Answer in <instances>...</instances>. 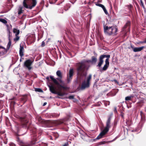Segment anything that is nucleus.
<instances>
[{"label":"nucleus","instance_id":"24","mask_svg":"<svg viewBox=\"0 0 146 146\" xmlns=\"http://www.w3.org/2000/svg\"><path fill=\"white\" fill-rule=\"evenodd\" d=\"M132 97V96H127L125 98V100L126 101L131 100V98Z\"/></svg>","mask_w":146,"mask_h":146},{"label":"nucleus","instance_id":"8","mask_svg":"<svg viewBox=\"0 0 146 146\" xmlns=\"http://www.w3.org/2000/svg\"><path fill=\"white\" fill-rule=\"evenodd\" d=\"M74 72L73 69L71 68L70 69L68 74H67V81L68 83H70L72 80Z\"/></svg>","mask_w":146,"mask_h":146},{"label":"nucleus","instance_id":"1","mask_svg":"<svg viewBox=\"0 0 146 146\" xmlns=\"http://www.w3.org/2000/svg\"><path fill=\"white\" fill-rule=\"evenodd\" d=\"M87 64L86 62L83 61L77 64L78 77L80 78V81L84 79L82 83L81 88L82 89H84L89 86L90 81L92 78V75L91 74L87 77H86L87 73L85 71L87 69Z\"/></svg>","mask_w":146,"mask_h":146},{"label":"nucleus","instance_id":"34","mask_svg":"<svg viewBox=\"0 0 146 146\" xmlns=\"http://www.w3.org/2000/svg\"><path fill=\"white\" fill-rule=\"evenodd\" d=\"M142 6L143 7V8L144 9L145 11L146 12V9H145V8L144 5H142Z\"/></svg>","mask_w":146,"mask_h":146},{"label":"nucleus","instance_id":"6","mask_svg":"<svg viewBox=\"0 0 146 146\" xmlns=\"http://www.w3.org/2000/svg\"><path fill=\"white\" fill-rule=\"evenodd\" d=\"M48 86L50 92L52 93L57 94L59 96H62L63 95V94L61 92L57 91L56 88L52 84L48 85Z\"/></svg>","mask_w":146,"mask_h":146},{"label":"nucleus","instance_id":"9","mask_svg":"<svg viewBox=\"0 0 146 146\" xmlns=\"http://www.w3.org/2000/svg\"><path fill=\"white\" fill-rule=\"evenodd\" d=\"M56 74L58 77L59 78H57V79L59 81V82L63 86L64 84V83L61 80V78H62V74L60 70H58L56 72Z\"/></svg>","mask_w":146,"mask_h":146},{"label":"nucleus","instance_id":"41","mask_svg":"<svg viewBox=\"0 0 146 146\" xmlns=\"http://www.w3.org/2000/svg\"><path fill=\"white\" fill-rule=\"evenodd\" d=\"M63 13V12H61V13Z\"/></svg>","mask_w":146,"mask_h":146},{"label":"nucleus","instance_id":"28","mask_svg":"<svg viewBox=\"0 0 146 146\" xmlns=\"http://www.w3.org/2000/svg\"><path fill=\"white\" fill-rule=\"evenodd\" d=\"M15 36L16 37L15 38H14V40L15 41H17L19 40V37L18 36V35H17Z\"/></svg>","mask_w":146,"mask_h":146},{"label":"nucleus","instance_id":"2","mask_svg":"<svg viewBox=\"0 0 146 146\" xmlns=\"http://www.w3.org/2000/svg\"><path fill=\"white\" fill-rule=\"evenodd\" d=\"M36 0H24L23 4L24 8L31 9L36 5Z\"/></svg>","mask_w":146,"mask_h":146},{"label":"nucleus","instance_id":"40","mask_svg":"<svg viewBox=\"0 0 146 146\" xmlns=\"http://www.w3.org/2000/svg\"><path fill=\"white\" fill-rule=\"evenodd\" d=\"M107 103L108 105H109L110 104V102H107Z\"/></svg>","mask_w":146,"mask_h":146},{"label":"nucleus","instance_id":"35","mask_svg":"<svg viewBox=\"0 0 146 146\" xmlns=\"http://www.w3.org/2000/svg\"><path fill=\"white\" fill-rule=\"evenodd\" d=\"M76 0H71L72 3H74Z\"/></svg>","mask_w":146,"mask_h":146},{"label":"nucleus","instance_id":"19","mask_svg":"<svg viewBox=\"0 0 146 146\" xmlns=\"http://www.w3.org/2000/svg\"><path fill=\"white\" fill-rule=\"evenodd\" d=\"M23 8V7L21 6L19 7V8L18 9V14L19 15H20L23 13L22 11Z\"/></svg>","mask_w":146,"mask_h":146},{"label":"nucleus","instance_id":"21","mask_svg":"<svg viewBox=\"0 0 146 146\" xmlns=\"http://www.w3.org/2000/svg\"><path fill=\"white\" fill-rule=\"evenodd\" d=\"M92 60H90L89 61H87V62H94L96 63L97 61V59L96 57H94V56H93L92 57Z\"/></svg>","mask_w":146,"mask_h":146},{"label":"nucleus","instance_id":"42","mask_svg":"<svg viewBox=\"0 0 146 146\" xmlns=\"http://www.w3.org/2000/svg\"><path fill=\"white\" fill-rule=\"evenodd\" d=\"M61 123H58V124H61Z\"/></svg>","mask_w":146,"mask_h":146},{"label":"nucleus","instance_id":"17","mask_svg":"<svg viewBox=\"0 0 146 146\" xmlns=\"http://www.w3.org/2000/svg\"><path fill=\"white\" fill-rule=\"evenodd\" d=\"M24 49L23 46L20 45V48L19 50V55L21 57L24 55Z\"/></svg>","mask_w":146,"mask_h":146},{"label":"nucleus","instance_id":"22","mask_svg":"<svg viewBox=\"0 0 146 146\" xmlns=\"http://www.w3.org/2000/svg\"><path fill=\"white\" fill-rule=\"evenodd\" d=\"M101 56L102 58L103 59H104L105 58H107L106 59H108V61H109V58L110 57V55H103L100 56Z\"/></svg>","mask_w":146,"mask_h":146},{"label":"nucleus","instance_id":"14","mask_svg":"<svg viewBox=\"0 0 146 146\" xmlns=\"http://www.w3.org/2000/svg\"><path fill=\"white\" fill-rule=\"evenodd\" d=\"M105 62V64L102 69V70L103 71L106 70L108 68L109 64V61H108V59L106 60Z\"/></svg>","mask_w":146,"mask_h":146},{"label":"nucleus","instance_id":"30","mask_svg":"<svg viewBox=\"0 0 146 146\" xmlns=\"http://www.w3.org/2000/svg\"><path fill=\"white\" fill-rule=\"evenodd\" d=\"M44 45H45V42L44 41L42 42V44H41L42 46L43 47V46H44Z\"/></svg>","mask_w":146,"mask_h":146},{"label":"nucleus","instance_id":"33","mask_svg":"<svg viewBox=\"0 0 146 146\" xmlns=\"http://www.w3.org/2000/svg\"><path fill=\"white\" fill-rule=\"evenodd\" d=\"M68 143H66L64 144V145L63 146H68Z\"/></svg>","mask_w":146,"mask_h":146},{"label":"nucleus","instance_id":"32","mask_svg":"<svg viewBox=\"0 0 146 146\" xmlns=\"http://www.w3.org/2000/svg\"><path fill=\"white\" fill-rule=\"evenodd\" d=\"M128 8L130 9L131 8L132 6L131 5H128Z\"/></svg>","mask_w":146,"mask_h":146},{"label":"nucleus","instance_id":"29","mask_svg":"<svg viewBox=\"0 0 146 146\" xmlns=\"http://www.w3.org/2000/svg\"><path fill=\"white\" fill-rule=\"evenodd\" d=\"M68 98L70 99H73L74 98V96L72 95L68 97Z\"/></svg>","mask_w":146,"mask_h":146},{"label":"nucleus","instance_id":"11","mask_svg":"<svg viewBox=\"0 0 146 146\" xmlns=\"http://www.w3.org/2000/svg\"><path fill=\"white\" fill-rule=\"evenodd\" d=\"M21 125L23 127L26 126V125L28 122V121L26 118H21Z\"/></svg>","mask_w":146,"mask_h":146},{"label":"nucleus","instance_id":"37","mask_svg":"<svg viewBox=\"0 0 146 146\" xmlns=\"http://www.w3.org/2000/svg\"><path fill=\"white\" fill-rule=\"evenodd\" d=\"M47 103L46 102H44V103L43 106H45L46 104Z\"/></svg>","mask_w":146,"mask_h":146},{"label":"nucleus","instance_id":"36","mask_svg":"<svg viewBox=\"0 0 146 146\" xmlns=\"http://www.w3.org/2000/svg\"><path fill=\"white\" fill-rule=\"evenodd\" d=\"M46 78L48 80H49V77L48 76Z\"/></svg>","mask_w":146,"mask_h":146},{"label":"nucleus","instance_id":"10","mask_svg":"<svg viewBox=\"0 0 146 146\" xmlns=\"http://www.w3.org/2000/svg\"><path fill=\"white\" fill-rule=\"evenodd\" d=\"M0 50L1 51L0 52V56L5 54L8 50L7 49L1 46H0Z\"/></svg>","mask_w":146,"mask_h":146},{"label":"nucleus","instance_id":"15","mask_svg":"<svg viewBox=\"0 0 146 146\" xmlns=\"http://www.w3.org/2000/svg\"><path fill=\"white\" fill-rule=\"evenodd\" d=\"M131 47L133 49V50L134 52H139L143 50V48H144V46H141L139 47H135L134 48L132 46H131Z\"/></svg>","mask_w":146,"mask_h":146},{"label":"nucleus","instance_id":"31","mask_svg":"<svg viewBox=\"0 0 146 146\" xmlns=\"http://www.w3.org/2000/svg\"><path fill=\"white\" fill-rule=\"evenodd\" d=\"M140 5L141 6L144 5L143 1L141 0L140 1Z\"/></svg>","mask_w":146,"mask_h":146},{"label":"nucleus","instance_id":"38","mask_svg":"<svg viewBox=\"0 0 146 146\" xmlns=\"http://www.w3.org/2000/svg\"><path fill=\"white\" fill-rule=\"evenodd\" d=\"M115 138L114 139H113V140H112V141H109V142H112V141H115Z\"/></svg>","mask_w":146,"mask_h":146},{"label":"nucleus","instance_id":"5","mask_svg":"<svg viewBox=\"0 0 146 146\" xmlns=\"http://www.w3.org/2000/svg\"><path fill=\"white\" fill-rule=\"evenodd\" d=\"M50 78L53 81V82L57 86L58 88L60 90H61L62 88L64 90L66 89L67 88L66 87L60 84L59 82L57 81V79L54 78L53 76H50Z\"/></svg>","mask_w":146,"mask_h":146},{"label":"nucleus","instance_id":"16","mask_svg":"<svg viewBox=\"0 0 146 146\" xmlns=\"http://www.w3.org/2000/svg\"><path fill=\"white\" fill-rule=\"evenodd\" d=\"M96 5L97 6H99L102 8L105 13L106 15L108 14V12L104 5L100 3H97L96 4Z\"/></svg>","mask_w":146,"mask_h":146},{"label":"nucleus","instance_id":"12","mask_svg":"<svg viewBox=\"0 0 146 146\" xmlns=\"http://www.w3.org/2000/svg\"><path fill=\"white\" fill-rule=\"evenodd\" d=\"M36 143L35 139L29 143H27L23 144L21 146H32Z\"/></svg>","mask_w":146,"mask_h":146},{"label":"nucleus","instance_id":"26","mask_svg":"<svg viewBox=\"0 0 146 146\" xmlns=\"http://www.w3.org/2000/svg\"><path fill=\"white\" fill-rule=\"evenodd\" d=\"M130 25V22H127L126 25L124 26V28H126L127 26H129Z\"/></svg>","mask_w":146,"mask_h":146},{"label":"nucleus","instance_id":"43","mask_svg":"<svg viewBox=\"0 0 146 146\" xmlns=\"http://www.w3.org/2000/svg\"><path fill=\"white\" fill-rule=\"evenodd\" d=\"M145 58H146V56L145 57Z\"/></svg>","mask_w":146,"mask_h":146},{"label":"nucleus","instance_id":"7","mask_svg":"<svg viewBox=\"0 0 146 146\" xmlns=\"http://www.w3.org/2000/svg\"><path fill=\"white\" fill-rule=\"evenodd\" d=\"M33 61H32L30 59H28L26 60L24 63L23 67L29 70H31L32 69L31 65L33 62Z\"/></svg>","mask_w":146,"mask_h":146},{"label":"nucleus","instance_id":"3","mask_svg":"<svg viewBox=\"0 0 146 146\" xmlns=\"http://www.w3.org/2000/svg\"><path fill=\"white\" fill-rule=\"evenodd\" d=\"M104 29L105 34L109 35L115 34L117 31V28L114 26L108 27L104 26Z\"/></svg>","mask_w":146,"mask_h":146},{"label":"nucleus","instance_id":"39","mask_svg":"<svg viewBox=\"0 0 146 146\" xmlns=\"http://www.w3.org/2000/svg\"><path fill=\"white\" fill-rule=\"evenodd\" d=\"M43 144L44 145V146H47V145L45 144Z\"/></svg>","mask_w":146,"mask_h":146},{"label":"nucleus","instance_id":"20","mask_svg":"<svg viewBox=\"0 0 146 146\" xmlns=\"http://www.w3.org/2000/svg\"><path fill=\"white\" fill-rule=\"evenodd\" d=\"M13 33L15 34V36L18 35L19 33V30L16 29H14L13 30Z\"/></svg>","mask_w":146,"mask_h":146},{"label":"nucleus","instance_id":"44","mask_svg":"<svg viewBox=\"0 0 146 146\" xmlns=\"http://www.w3.org/2000/svg\"><path fill=\"white\" fill-rule=\"evenodd\" d=\"M57 0H56V1H57Z\"/></svg>","mask_w":146,"mask_h":146},{"label":"nucleus","instance_id":"23","mask_svg":"<svg viewBox=\"0 0 146 146\" xmlns=\"http://www.w3.org/2000/svg\"><path fill=\"white\" fill-rule=\"evenodd\" d=\"M11 41L9 40V42L8 43V44L7 46V50H9V49L10 47V46L11 45Z\"/></svg>","mask_w":146,"mask_h":146},{"label":"nucleus","instance_id":"25","mask_svg":"<svg viewBox=\"0 0 146 146\" xmlns=\"http://www.w3.org/2000/svg\"><path fill=\"white\" fill-rule=\"evenodd\" d=\"M0 21L2 22L4 24H6L7 23V21H6L3 19H0Z\"/></svg>","mask_w":146,"mask_h":146},{"label":"nucleus","instance_id":"27","mask_svg":"<svg viewBox=\"0 0 146 146\" xmlns=\"http://www.w3.org/2000/svg\"><path fill=\"white\" fill-rule=\"evenodd\" d=\"M35 90L36 91L38 92H42V90L40 88H36L35 89Z\"/></svg>","mask_w":146,"mask_h":146},{"label":"nucleus","instance_id":"13","mask_svg":"<svg viewBox=\"0 0 146 146\" xmlns=\"http://www.w3.org/2000/svg\"><path fill=\"white\" fill-rule=\"evenodd\" d=\"M83 135L81 136V138L85 141H88L89 140L88 139L89 137V136L85 132L82 131Z\"/></svg>","mask_w":146,"mask_h":146},{"label":"nucleus","instance_id":"4","mask_svg":"<svg viewBox=\"0 0 146 146\" xmlns=\"http://www.w3.org/2000/svg\"><path fill=\"white\" fill-rule=\"evenodd\" d=\"M111 120V117H109L107 121L106 127L98 136L96 138V139H99L102 138V137L108 131L109 128L110 127V124Z\"/></svg>","mask_w":146,"mask_h":146},{"label":"nucleus","instance_id":"18","mask_svg":"<svg viewBox=\"0 0 146 146\" xmlns=\"http://www.w3.org/2000/svg\"><path fill=\"white\" fill-rule=\"evenodd\" d=\"M103 59L100 56L99 58V62L98 65L97 66L99 68L101 67L102 65V64L104 62Z\"/></svg>","mask_w":146,"mask_h":146}]
</instances>
